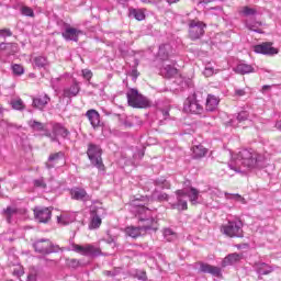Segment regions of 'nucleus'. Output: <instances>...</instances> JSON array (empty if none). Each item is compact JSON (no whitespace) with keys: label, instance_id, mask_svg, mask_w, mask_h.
Segmentation results:
<instances>
[{"label":"nucleus","instance_id":"nucleus-1","mask_svg":"<svg viewBox=\"0 0 281 281\" xmlns=\"http://www.w3.org/2000/svg\"><path fill=\"white\" fill-rule=\"evenodd\" d=\"M267 167L265 156L255 153L252 149H241L238 154L232 156L228 168L235 172H245V170H254Z\"/></svg>","mask_w":281,"mask_h":281},{"label":"nucleus","instance_id":"nucleus-2","mask_svg":"<svg viewBox=\"0 0 281 281\" xmlns=\"http://www.w3.org/2000/svg\"><path fill=\"white\" fill-rule=\"evenodd\" d=\"M132 205L137 209V217L139 222V227L143 232H148L155 229V218L153 217V211L146 207L139 202V200H133Z\"/></svg>","mask_w":281,"mask_h":281},{"label":"nucleus","instance_id":"nucleus-3","mask_svg":"<svg viewBox=\"0 0 281 281\" xmlns=\"http://www.w3.org/2000/svg\"><path fill=\"white\" fill-rule=\"evenodd\" d=\"M127 104L133 106V109H148L151 106L150 100L148 98L139 94L137 89H131L127 93Z\"/></svg>","mask_w":281,"mask_h":281},{"label":"nucleus","instance_id":"nucleus-4","mask_svg":"<svg viewBox=\"0 0 281 281\" xmlns=\"http://www.w3.org/2000/svg\"><path fill=\"white\" fill-rule=\"evenodd\" d=\"M203 92H194L191 97H189L184 103V110L189 111V113H194L195 115H201L203 113Z\"/></svg>","mask_w":281,"mask_h":281},{"label":"nucleus","instance_id":"nucleus-5","mask_svg":"<svg viewBox=\"0 0 281 281\" xmlns=\"http://www.w3.org/2000/svg\"><path fill=\"white\" fill-rule=\"evenodd\" d=\"M221 232L228 238H243V222L240 220L229 221L221 227Z\"/></svg>","mask_w":281,"mask_h":281},{"label":"nucleus","instance_id":"nucleus-6","mask_svg":"<svg viewBox=\"0 0 281 281\" xmlns=\"http://www.w3.org/2000/svg\"><path fill=\"white\" fill-rule=\"evenodd\" d=\"M87 155L94 168L104 170V164L102 162V147H100V145L90 143L88 145Z\"/></svg>","mask_w":281,"mask_h":281},{"label":"nucleus","instance_id":"nucleus-7","mask_svg":"<svg viewBox=\"0 0 281 281\" xmlns=\"http://www.w3.org/2000/svg\"><path fill=\"white\" fill-rule=\"evenodd\" d=\"M33 247L37 254H43L44 256H49V254H58L60 251V246L54 245L49 239H37Z\"/></svg>","mask_w":281,"mask_h":281},{"label":"nucleus","instance_id":"nucleus-8","mask_svg":"<svg viewBox=\"0 0 281 281\" xmlns=\"http://www.w3.org/2000/svg\"><path fill=\"white\" fill-rule=\"evenodd\" d=\"M72 251L81 254V256H90L91 258H98V256H102V250L91 244H87L85 246L74 244Z\"/></svg>","mask_w":281,"mask_h":281},{"label":"nucleus","instance_id":"nucleus-9","mask_svg":"<svg viewBox=\"0 0 281 281\" xmlns=\"http://www.w3.org/2000/svg\"><path fill=\"white\" fill-rule=\"evenodd\" d=\"M205 23L196 20L189 22V36L192 41H199L205 34Z\"/></svg>","mask_w":281,"mask_h":281},{"label":"nucleus","instance_id":"nucleus-10","mask_svg":"<svg viewBox=\"0 0 281 281\" xmlns=\"http://www.w3.org/2000/svg\"><path fill=\"white\" fill-rule=\"evenodd\" d=\"M102 214H104V209L98 206L90 207V224L89 229H98L102 225Z\"/></svg>","mask_w":281,"mask_h":281},{"label":"nucleus","instance_id":"nucleus-11","mask_svg":"<svg viewBox=\"0 0 281 281\" xmlns=\"http://www.w3.org/2000/svg\"><path fill=\"white\" fill-rule=\"evenodd\" d=\"M53 133L55 136H53L52 133H49V131H46L45 133V136L50 137L52 142H58V138H57L58 136L65 139V137L70 135L69 130H67L60 123H56L53 125Z\"/></svg>","mask_w":281,"mask_h":281},{"label":"nucleus","instance_id":"nucleus-12","mask_svg":"<svg viewBox=\"0 0 281 281\" xmlns=\"http://www.w3.org/2000/svg\"><path fill=\"white\" fill-rule=\"evenodd\" d=\"M34 217L38 223H49L52 220V209L50 207H43L36 206L34 210Z\"/></svg>","mask_w":281,"mask_h":281},{"label":"nucleus","instance_id":"nucleus-13","mask_svg":"<svg viewBox=\"0 0 281 281\" xmlns=\"http://www.w3.org/2000/svg\"><path fill=\"white\" fill-rule=\"evenodd\" d=\"M83 32L76 29L71 27V25L67 24L65 30L61 32L63 38L65 41H72L74 43H78L80 36H82Z\"/></svg>","mask_w":281,"mask_h":281},{"label":"nucleus","instance_id":"nucleus-14","mask_svg":"<svg viewBox=\"0 0 281 281\" xmlns=\"http://www.w3.org/2000/svg\"><path fill=\"white\" fill-rule=\"evenodd\" d=\"M272 45L273 44L269 42L258 44L254 47V52L256 54H263V56H276V54H278V50Z\"/></svg>","mask_w":281,"mask_h":281},{"label":"nucleus","instance_id":"nucleus-15","mask_svg":"<svg viewBox=\"0 0 281 281\" xmlns=\"http://www.w3.org/2000/svg\"><path fill=\"white\" fill-rule=\"evenodd\" d=\"M63 159H65V153L63 151L50 154L48 157V160L45 164L47 170H52V168H56V166H58V164H60Z\"/></svg>","mask_w":281,"mask_h":281},{"label":"nucleus","instance_id":"nucleus-16","mask_svg":"<svg viewBox=\"0 0 281 281\" xmlns=\"http://www.w3.org/2000/svg\"><path fill=\"white\" fill-rule=\"evenodd\" d=\"M71 199H75V201H82L86 203V201H91V196L87 193V190L82 188H74L70 190Z\"/></svg>","mask_w":281,"mask_h":281},{"label":"nucleus","instance_id":"nucleus-17","mask_svg":"<svg viewBox=\"0 0 281 281\" xmlns=\"http://www.w3.org/2000/svg\"><path fill=\"white\" fill-rule=\"evenodd\" d=\"M200 273H210L215 278H221V268L209 263L200 262Z\"/></svg>","mask_w":281,"mask_h":281},{"label":"nucleus","instance_id":"nucleus-18","mask_svg":"<svg viewBox=\"0 0 281 281\" xmlns=\"http://www.w3.org/2000/svg\"><path fill=\"white\" fill-rule=\"evenodd\" d=\"M0 52L4 54V56H14L16 52H19V44L16 43H1Z\"/></svg>","mask_w":281,"mask_h":281},{"label":"nucleus","instance_id":"nucleus-19","mask_svg":"<svg viewBox=\"0 0 281 281\" xmlns=\"http://www.w3.org/2000/svg\"><path fill=\"white\" fill-rule=\"evenodd\" d=\"M254 269L258 276H269V273H273V267L262 261L255 262Z\"/></svg>","mask_w":281,"mask_h":281},{"label":"nucleus","instance_id":"nucleus-20","mask_svg":"<svg viewBox=\"0 0 281 281\" xmlns=\"http://www.w3.org/2000/svg\"><path fill=\"white\" fill-rule=\"evenodd\" d=\"M221 102V99L214 94H209L206 98L205 103V111L209 113H214L216 109H218V103Z\"/></svg>","mask_w":281,"mask_h":281},{"label":"nucleus","instance_id":"nucleus-21","mask_svg":"<svg viewBox=\"0 0 281 281\" xmlns=\"http://www.w3.org/2000/svg\"><path fill=\"white\" fill-rule=\"evenodd\" d=\"M78 93H80V83L78 81H74L70 87L65 88L63 91L64 98H76Z\"/></svg>","mask_w":281,"mask_h":281},{"label":"nucleus","instance_id":"nucleus-22","mask_svg":"<svg viewBox=\"0 0 281 281\" xmlns=\"http://www.w3.org/2000/svg\"><path fill=\"white\" fill-rule=\"evenodd\" d=\"M177 194V207L178 210H188V201L184 200L186 196H188V191L187 190H178L176 191Z\"/></svg>","mask_w":281,"mask_h":281},{"label":"nucleus","instance_id":"nucleus-23","mask_svg":"<svg viewBox=\"0 0 281 281\" xmlns=\"http://www.w3.org/2000/svg\"><path fill=\"white\" fill-rule=\"evenodd\" d=\"M49 97L47 94H42L33 98V106L35 109L43 110L47 104H49Z\"/></svg>","mask_w":281,"mask_h":281},{"label":"nucleus","instance_id":"nucleus-24","mask_svg":"<svg viewBox=\"0 0 281 281\" xmlns=\"http://www.w3.org/2000/svg\"><path fill=\"white\" fill-rule=\"evenodd\" d=\"M92 128H98L100 126V113L95 110H88L86 113Z\"/></svg>","mask_w":281,"mask_h":281},{"label":"nucleus","instance_id":"nucleus-25","mask_svg":"<svg viewBox=\"0 0 281 281\" xmlns=\"http://www.w3.org/2000/svg\"><path fill=\"white\" fill-rule=\"evenodd\" d=\"M243 260V255L239 254H231L226 256L222 261V267H229V265H236V262H240Z\"/></svg>","mask_w":281,"mask_h":281},{"label":"nucleus","instance_id":"nucleus-26","mask_svg":"<svg viewBox=\"0 0 281 281\" xmlns=\"http://www.w3.org/2000/svg\"><path fill=\"white\" fill-rule=\"evenodd\" d=\"M245 25L247 30H250L251 32H256L257 34H262V22L256 21V20H246Z\"/></svg>","mask_w":281,"mask_h":281},{"label":"nucleus","instance_id":"nucleus-27","mask_svg":"<svg viewBox=\"0 0 281 281\" xmlns=\"http://www.w3.org/2000/svg\"><path fill=\"white\" fill-rule=\"evenodd\" d=\"M182 190H186L187 191V196L190 201V203H192V205H196V203H199V189L196 188H189V189H182Z\"/></svg>","mask_w":281,"mask_h":281},{"label":"nucleus","instance_id":"nucleus-28","mask_svg":"<svg viewBox=\"0 0 281 281\" xmlns=\"http://www.w3.org/2000/svg\"><path fill=\"white\" fill-rule=\"evenodd\" d=\"M236 74H240L241 76H245V74H254L255 68L254 66L246 64V63H239L235 68Z\"/></svg>","mask_w":281,"mask_h":281},{"label":"nucleus","instance_id":"nucleus-29","mask_svg":"<svg viewBox=\"0 0 281 281\" xmlns=\"http://www.w3.org/2000/svg\"><path fill=\"white\" fill-rule=\"evenodd\" d=\"M193 159H201L207 155V148L203 147V145H195L192 148Z\"/></svg>","mask_w":281,"mask_h":281},{"label":"nucleus","instance_id":"nucleus-30","mask_svg":"<svg viewBox=\"0 0 281 281\" xmlns=\"http://www.w3.org/2000/svg\"><path fill=\"white\" fill-rule=\"evenodd\" d=\"M21 210L16 206H7V209L3 210L4 216H7V222L12 223V216H16Z\"/></svg>","mask_w":281,"mask_h":281},{"label":"nucleus","instance_id":"nucleus-31","mask_svg":"<svg viewBox=\"0 0 281 281\" xmlns=\"http://www.w3.org/2000/svg\"><path fill=\"white\" fill-rule=\"evenodd\" d=\"M33 60L34 67H37L38 69H47V67H49V60H47V57L45 56H37Z\"/></svg>","mask_w":281,"mask_h":281},{"label":"nucleus","instance_id":"nucleus-32","mask_svg":"<svg viewBox=\"0 0 281 281\" xmlns=\"http://www.w3.org/2000/svg\"><path fill=\"white\" fill-rule=\"evenodd\" d=\"M170 45L168 44H162L159 46V50H158V58H160V60H168V58H170Z\"/></svg>","mask_w":281,"mask_h":281},{"label":"nucleus","instance_id":"nucleus-33","mask_svg":"<svg viewBox=\"0 0 281 281\" xmlns=\"http://www.w3.org/2000/svg\"><path fill=\"white\" fill-rule=\"evenodd\" d=\"M142 226L134 227V226H128L125 228V234L126 236H130L131 238H138V236H142Z\"/></svg>","mask_w":281,"mask_h":281},{"label":"nucleus","instance_id":"nucleus-34","mask_svg":"<svg viewBox=\"0 0 281 281\" xmlns=\"http://www.w3.org/2000/svg\"><path fill=\"white\" fill-rule=\"evenodd\" d=\"M177 68H175L172 65H165L160 70L165 78H172L173 76H177Z\"/></svg>","mask_w":281,"mask_h":281},{"label":"nucleus","instance_id":"nucleus-35","mask_svg":"<svg viewBox=\"0 0 281 281\" xmlns=\"http://www.w3.org/2000/svg\"><path fill=\"white\" fill-rule=\"evenodd\" d=\"M30 128H32V131H46L45 130V124H43L42 122H38L36 120H30L27 122Z\"/></svg>","mask_w":281,"mask_h":281},{"label":"nucleus","instance_id":"nucleus-36","mask_svg":"<svg viewBox=\"0 0 281 281\" xmlns=\"http://www.w3.org/2000/svg\"><path fill=\"white\" fill-rule=\"evenodd\" d=\"M130 16H133L136 21H144V19H146V14L139 9H131Z\"/></svg>","mask_w":281,"mask_h":281},{"label":"nucleus","instance_id":"nucleus-37","mask_svg":"<svg viewBox=\"0 0 281 281\" xmlns=\"http://www.w3.org/2000/svg\"><path fill=\"white\" fill-rule=\"evenodd\" d=\"M11 106L15 111H23L25 109V103H23V100L21 99H13L11 101Z\"/></svg>","mask_w":281,"mask_h":281},{"label":"nucleus","instance_id":"nucleus-38","mask_svg":"<svg viewBox=\"0 0 281 281\" xmlns=\"http://www.w3.org/2000/svg\"><path fill=\"white\" fill-rule=\"evenodd\" d=\"M33 186L40 190H45L47 188V182L45 181V178L41 177L33 180Z\"/></svg>","mask_w":281,"mask_h":281},{"label":"nucleus","instance_id":"nucleus-39","mask_svg":"<svg viewBox=\"0 0 281 281\" xmlns=\"http://www.w3.org/2000/svg\"><path fill=\"white\" fill-rule=\"evenodd\" d=\"M164 236H165L166 240H168V243H172V240H176V238H177V233H175L170 228H166L164 231Z\"/></svg>","mask_w":281,"mask_h":281},{"label":"nucleus","instance_id":"nucleus-40","mask_svg":"<svg viewBox=\"0 0 281 281\" xmlns=\"http://www.w3.org/2000/svg\"><path fill=\"white\" fill-rule=\"evenodd\" d=\"M240 14H243L244 16H255V14H258V11L254 8L244 7L240 11Z\"/></svg>","mask_w":281,"mask_h":281},{"label":"nucleus","instance_id":"nucleus-41","mask_svg":"<svg viewBox=\"0 0 281 281\" xmlns=\"http://www.w3.org/2000/svg\"><path fill=\"white\" fill-rule=\"evenodd\" d=\"M153 199H156V201H168V193H162L157 190L153 192Z\"/></svg>","mask_w":281,"mask_h":281},{"label":"nucleus","instance_id":"nucleus-42","mask_svg":"<svg viewBox=\"0 0 281 281\" xmlns=\"http://www.w3.org/2000/svg\"><path fill=\"white\" fill-rule=\"evenodd\" d=\"M226 199H233V201H237L238 203H243L245 205V203H247V201H245V198H243L240 194L236 193V194H229V193H225Z\"/></svg>","mask_w":281,"mask_h":281},{"label":"nucleus","instance_id":"nucleus-43","mask_svg":"<svg viewBox=\"0 0 281 281\" xmlns=\"http://www.w3.org/2000/svg\"><path fill=\"white\" fill-rule=\"evenodd\" d=\"M155 186H157L158 188H161L162 190L170 188V183L166 181L165 178L156 179Z\"/></svg>","mask_w":281,"mask_h":281},{"label":"nucleus","instance_id":"nucleus-44","mask_svg":"<svg viewBox=\"0 0 281 281\" xmlns=\"http://www.w3.org/2000/svg\"><path fill=\"white\" fill-rule=\"evenodd\" d=\"M12 71L14 76H23V74H25V69L19 64L12 66Z\"/></svg>","mask_w":281,"mask_h":281},{"label":"nucleus","instance_id":"nucleus-45","mask_svg":"<svg viewBox=\"0 0 281 281\" xmlns=\"http://www.w3.org/2000/svg\"><path fill=\"white\" fill-rule=\"evenodd\" d=\"M237 122L241 123V122H247V120H249V112L247 111H241L237 114L236 116Z\"/></svg>","mask_w":281,"mask_h":281},{"label":"nucleus","instance_id":"nucleus-46","mask_svg":"<svg viewBox=\"0 0 281 281\" xmlns=\"http://www.w3.org/2000/svg\"><path fill=\"white\" fill-rule=\"evenodd\" d=\"M21 14H23V16L34 18V10L30 7H22Z\"/></svg>","mask_w":281,"mask_h":281},{"label":"nucleus","instance_id":"nucleus-47","mask_svg":"<svg viewBox=\"0 0 281 281\" xmlns=\"http://www.w3.org/2000/svg\"><path fill=\"white\" fill-rule=\"evenodd\" d=\"M203 74L206 78H210V76H214V68L211 66H206Z\"/></svg>","mask_w":281,"mask_h":281},{"label":"nucleus","instance_id":"nucleus-48","mask_svg":"<svg viewBox=\"0 0 281 281\" xmlns=\"http://www.w3.org/2000/svg\"><path fill=\"white\" fill-rule=\"evenodd\" d=\"M82 76L86 80H91V78H93V72H91L89 69H83Z\"/></svg>","mask_w":281,"mask_h":281},{"label":"nucleus","instance_id":"nucleus-49","mask_svg":"<svg viewBox=\"0 0 281 281\" xmlns=\"http://www.w3.org/2000/svg\"><path fill=\"white\" fill-rule=\"evenodd\" d=\"M0 35L1 36H12V31H10V29L0 30Z\"/></svg>","mask_w":281,"mask_h":281},{"label":"nucleus","instance_id":"nucleus-50","mask_svg":"<svg viewBox=\"0 0 281 281\" xmlns=\"http://www.w3.org/2000/svg\"><path fill=\"white\" fill-rule=\"evenodd\" d=\"M108 278H115V276H117V271H111V270H105L103 272Z\"/></svg>","mask_w":281,"mask_h":281},{"label":"nucleus","instance_id":"nucleus-51","mask_svg":"<svg viewBox=\"0 0 281 281\" xmlns=\"http://www.w3.org/2000/svg\"><path fill=\"white\" fill-rule=\"evenodd\" d=\"M122 124L123 126H125V128H132L133 126V123L128 120H125Z\"/></svg>","mask_w":281,"mask_h":281},{"label":"nucleus","instance_id":"nucleus-52","mask_svg":"<svg viewBox=\"0 0 281 281\" xmlns=\"http://www.w3.org/2000/svg\"><path fill=\"white\" fill-rule=\"evenodd\" d=\"M193 1H196L198 4H201V3H212V1L214 0H193Z\"/></svg>","mask_w":281,"mask_h":281},{"label":"nucleus","instance_id":"nucleus-53","mask_svg":"<svg viewBox=\"0 0 281 281\" xmlns=\"http://www.w3.org/2000/svg\"><path fill=\"white\" fill-rule=\"evenodd\" d=\"M235 93H236V95L243 97V95H245V90L239 89V90H236Z\"/></svg>","mask_w":281,"mask_h":281},{"label":"nucleus","instance_id":"nucleus-54","mask_svg":"<svg viewBox=\"0 0 281 281\" xmlns=\"http://www.w3.org/2000/svg\"><path fill=\"white\" fill-rule=\"evenodd\" d=\"M161 114L166 120V117H168L170 115V112L168 110H161Z\"/></svg>","mask_w":281,"mask_h":281},{"label":"nucleus","instance_id":"nucleus-55","mask_svg":"<svg viewBox=\"0 0 281 281\" xmlns=\"http://www.w3.org/2000/svg\"><path fill=\"white\" fill-rule=\"evenodd\" d=\"M138 280L146 281V272H142L140 276H137Z\"/></svg>","mask_w":281,"mask_h":281},{"label":"nucleus","instance_id":"nucleus-56","mask_svg":"<svg viewBox=\"0 0 281 281\" xmlns=\"http://www.w3.org/2000/svg\"><path fill=\"white\" fill-rule=\"evenodd\" d=\"M3 124H4L5 126H14V124L9 123L8 121H2V122L0 123V126H3Z\"/></svg>","mask_w":281,"mask_h":281},{"label":"nucleus","instance_id":"nucleus-57","mask_svg":"<svg viewBox=\"0 0 281 281\" xmlns=\"http://www.w3.org/2000/svg\"><path fill=\"white\" fill-rule=\"evenodd\" d=\"M276 128H278V131H281V120L276 123Z\"/></svg>","mask_w":281,"mask_h":281},{"label":"nucleus","instance_id":"nucleus-58","mask_svg":"<svg viewBox=\"0 0 281 281\" xmlns=\"http://www.w3.org/2000/svg\"><path fill=\"white\" fill-rule=\"evenodd\" d=\"M117 1V3H121V5H124V3H126V1H128V0H116Z\"/></svg>","mask_w":281,"mask_h":281},{"label":"nucleus","instance_id":"nucleus-59","mask_svg":"<svg viewBox=\"0 0 281 281\" xmlns=\"http://www.w3.org/2000/svg\"><path fill=\"white\" fill-rule=\"evenodd\" d=\"M179 0H167V2H169V4H172V3H178Z\"/></svg>","mask_w":281,"mask_h":281},{"label":"nucleus","instance_id":"nucleus-60","mask_svg":"<svg viewBox=\"0 0 281 281\" xmlns=\"http://www.w3.org/2000/svg\"><path fill=\"white\" fill-rule=\"evenodd\" d=\"M267 89H271V86H263L262 91H267Z\"/></svg>","mask_w":281,"mask_h":281},{"label":"nucleus","instance_id":"nucleus-61","mask_svg":"<svg viewBox=\"0 0 281 281\" xmlns=\"http://www.w3.org/2000/svg\"><path fill=\"white\" fill-rule=\"evenodd\" d=\"M57 223H63V217L61 216H57Z\"/></svg>","mask_w":281,"mask_h":281},{"label":"nucleus","instance_id":"nucleus-62","mask_svg":"<svg viewBox=\"0 0 281 281\" xmlns=\"http://www.w3.org/2000/svg\"><path fill=\"white\" fill-rule=\"evenodd\" d=\"M133 74L137 78V70H133Z\"/></svg>","mask_w":281,"mask_h":281},{"label":"nucleus","instance_id":"nucleus-63","mask_svg":"<svg viewBox=\"0 0 281 281\" xmlns=\"http://www.w3.org/2000/svg\"><path fill=\"white\" fill-rule=\"evenodd\" d=\"M3 114V108L0 106V115Z\"/></svg>","mask_w":281,"mask_h":281},{"label":"nucleus","instance_id":"nucleus-64","mask_svg":"<svg viewBox=\"0 0 281 281\" xmlns=\"http://www.w3.org/2000/svg\"><path fill=\"white\" fill-rule=\"evenodd\" d=\"M217 10H223V9L221 7H218Z\"/></svg>","mask_w":281,"mask_h":281}]
</instances>
